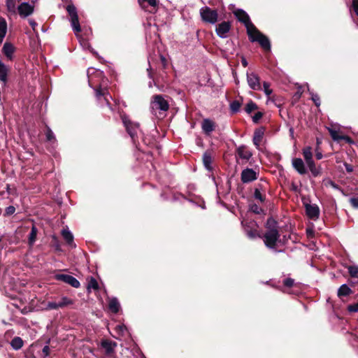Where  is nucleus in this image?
Returning a JSON list of instances; mask_svg holds the SVG:
<instances>
[{
  "label": "nucleus",
  "mask_w": 358,
  "mask_h": 358,
  "mask_svg": "<svg viewBox=\"0 0 358 358\" xmlns=\"http://www.w3.org/2000/svg\"><path fill=\"white\" fill-rule=\"evenodd\" d=\"M234 14L238 20L245 26L250 41L258 42L266 52H271V45L269 38L254 25L248 13L242 9H238Z\"/></svg>",
  "instance_id": "1"
},
{
  "label": "nucleus",
  "mask_w": 358,
  "mask_h": 358,
  "mask_svg": "<svg viewBox=\"0 0 358 358\" xmlns=\"http://www.w3.org/2000/svg\"><path fill=\"white\" fill-rule=\"evenodd\" d=\"M280 234L279 231H266L261 237L264 239L265 245L270 249H275L277 243L279 242Z\"/></svg>",
  "instance_id": "2"
},
{
  "label": "nucleus",
  "mask_w": 358,
  "mask_h": 358,
  "mask_svg": "<svg viewBox=\"0 0 358 358\" xmlns=\"http://www.w3.org/2000/svg\"><path fill=\"white\" fill-rule=\"evenodd\" d=\"M302 203L305 208L307 217L312 220H317L320 217V208L317 204H310L305 197H302Z\"/></svg>",
  "instance_id": "3"
},
{
  "label": "nucleus",
  "mask_w": 358,
  "mask_h": 358,
  "mask_svg": "<svg viewBox=\"0 0 358 358\" xmlns=\"http://www.w3.org/2000/svg\"><path fill=\"white\" fill-rule=\"evenodd\" d=\"M152 108L154 110H159L165 113L169 109V103L162 94H155L152 97Z\"/></svg>",
  "instance_id": "4"
},
{
  "label": "nucleus",
  "mask_w": 358,
  "mask_h": 358,
  "mask_svg": "<svg viewBox=\"0 0 358 358\" xmlns=\"http://www.w3.org/2000/svg\"><path fill=\"white\" fill-rule=\"evenodd\" d=\"M121 118L124 126L126 128L127 132L134 141L135 138L137 136V131L139 128V124L132 122L126 115H122Z\"/></svg>",
  "instance_id": "5"
},
{
  "label": "nucleus",
  "mask_w": 358,
  "mask_h": 358,
  "mask_svg": "<svg viewBox=\"0 0 358 358\" xmlns=\"http://www.w3.org/2000/svg\"><path fill=\"white\" fill-rule=\"evenodd\" d=\"M200 15L203 22L215 24L217 21L218 14L216 10L206 6L200 10Z\"/></svg>",
  "instance_id": "6"
},
{
  "label": "nucleus",
  "mask_w": 358,
  "mask_h": 358,
  "mask_svg": "<svg viewBox=\"0 0 358 358\" xmlns=\"http://www.w3.org/2000/svg\"><path fill=\"white\" fill-rule=\"evenodd\" d=\"M66 11L71 17V22L73 31L76 33L81 31V27L79 23L78 15L76 6L73 4H69L66 6Z\"/></svg>",
  "instance_id": "7"
},
{
  "label": "nucleus",
  "mask_w": 358,
  "mask_h": 358,
  "mask_svg": "<svg viewBox=\"0 0 358 358\" xmlns=\"http://www.w3.org/2000/svg\"><path fill=\"white\" fill-rule=\"evenodd\" d=\"M54 278L56 280L62 281L74 288H78L80 286V282L76 278L68 274L57 273Z\"/></svg>",
  "instance_id": "8"
},
{
  "label": "nucleus",
  "mask_w": 358,
  "mask_h": 358,
  "mask_svg": "<svg viewBox=\"0 0 358 358\" xmlns=\"http://www.w3.org/2000/svg\"><path fill=\"white\" fill-rule=\"evenodd\" d=\"M259 173L252 169L246 168L243 169L241 174V179L243 183H248L257 179Z\"/></svg>",
  "instance_id": "9"
},
{
  "label": "nucleus",
  "mask_w": 358,
  "mask_h": 358,
  "mask_svg": "<svg viewBox=\"0 0 358 358\" xmlns=\"http://www.w3.org/2000/svg\"><path fill=\"white\" fill-rule=\"evenodd\" d=\"M17 10L20 16L25 18L34 13V6L27 2H23L17 6Z\"/></svg>",
  "instance_id": "10"
},
{
  "label": "nucleus",
  "mask_w": 358,
  "mask_h": 358,
  "mask_svg": "<svg viewBox=\"0 0 358 358\" xmlns=\"http://www.w3.org/2000/svg\"><path fill=\"white\" fill-rule=\"evenodd\" d=\"M247 80L252 90H259L261 89L260 78L256 73H247Z\"/></svg>",
  "instance_id": "11"
},
{
  "label": "nucleus",
  "mask_w": 358,
  "mask_h": 358,
  "mask_svg": "<svg viewBox=\"0 0 358 358\" xmlns=\"http://www.w3.org/2000/svg\"><path fill=\"white\" fill-rule=\"evenodd\" d=\"M16 48L10 42H6L2 48V53L8 61H13Z\"/></svg>",
  "instance_id": "12"
},
{
  "label": "nucleus",
  "mask_w": 358,
  "mask_h": 358,
  "mask_svg": "<svg viewBox=\"0 0 358 358\" xmlns=\"http://www.w3.org/2000/svg\"><path fill=\"white\" fill-rule=\"evenodd\" d=\"M292 166L295 171L300 175H306L308 173L305 163L301 158L292 159Z\"/></svg>",
  "instance_id": "13"
},
{
  "label": "nucleus",
  "mask_w": 358,
  "mask_h": 358,
  "mask_svg": "<svg viewBox=\"0 0 358 358\" xmlns=\"http://www.w3.org/2000/svg\"><path fill=\"white\" fill-rule=\"evenodd\" d=\"M230 29L231 23L228 21H224L217 25L215 31L220 38H225Z\"/></svg>",
  "instance_id": "14"
},
{
  "label": "nucleus",
  "mask_w": 358,
  "mask_h": 358,
  "mask_svg": "<svg viewBox=\"0 0 358 358\" xmlns=\"http://www.w3.org/2000/svg\"><path fill=\"white\" fill-rule=\"evenodd\" d=\"M215 122L213 120L208 118L203 120L201 123V129L206 135L210 136V134L215 131Z\"/></svg>",
  "instance_id": "15"
},
{
  "label": "nucleus",
  "mask_w": 358,
  "mask_h": 358,
  "mask_svg": "<svg viewBox=\"0 0 358 358\" xmlns=\"http://www.w3.org/2000/svg\"><path fill=\"white\" fill-rule=\"evenodd\" d=\"M213 152L210 150H207L203 154L202 157V162L205 168L209 171H213Z\"/></svg>",
  "instance_id": "16"
},
{
  "label": "nucleus",
  "mask_w": 358,
  "mask_h": 358,
  "mask_svg": "<svg viewBox=\"0 0 358 358\" xmlns=\"http://www.w3.org/2000/svg\"><path fill=\"white\" fill-rule=\"evenodd\" d=\"M117 345L116 342L108 339L102 340L101 342V346L105 350V353L107 355L113 354Z\"/></svg>",
  "instance_id": "17"
},
{
  "label": "nucleus",
  "mask_w": 358,
  "mask_h": 358,
  "mask_svg": "<svg viewBox=\"0 0 358 358\" xmlns=\"http://www.w3.org/2000/svg\"><path fill=\"white\" fill-rule=\"evenodd\" d=\"M265 132V127H261L256 129L254 131L252 142L257 148H259L260 143L262 142Z\"/></svg>",
  "instance_id": "18"
},
{
  "label": "nucleus",
  "mask_w": 358,
  "mask_h": 358,
  "mask_svg": "<svg viewBox=\"0 0 358 358\" xmlns=\"http://www.w3.org/2000/svg\"><path fill=\"white\" fill-rule=\"evenodd\" d=\"M306 164L313 177L317 178L322 174V168L321 165H316L314 160L307 163Z\"/></svg>",
  "instance_id": "19"
},
{
  "label": "nucleus",
  "mask_w": 358,
  "mask_h": 358,
  "mask_svg": "<svg viewBox=\"0 0 358 358\" xmlns=\"http://www.w3.org/2000/svg\"><path fill=\"white\" fill-rule=\"evenodd\" d=\"M10 72L9 66H6L0 59V81L3 83L5 86L8 82V76Z\"/></svg>",
  "instance_id": "20"
},
{
  "label": "nucleus",
  "mask_w": 358,
  "mask_h": 358,
  "mask_svg": "<svg viewBox=\"0 0 358 358\" xmlns=\"http://www.w3.org/2000/svg\"><path fill=\"white\" fill-rule=\"evenodd\" d=\"M236 153L240 158L245 160H249L252 156V153L243 145L236 148Z\"/></svg>",
  "instance_id": "21"
},
{
  "label": "nucleus",
  "mask_w": 358,
  "mask_h": 358,
  "mask_svg": "<svg viewBox=\"0 0 358 358\" xmlns=\"http://www.w3.org/2000/svg\"><path fill=\"white\" fill-rule=\"evenodd\" d=\"M329 133H330L331 137L332 138V139L334 141L339 142V141L343 140L348 143L352 142V139L350 136H346V135L340 134L339 132L336 130L331 129L329 131Z\"/></svg>",
  "instance_id": "22"
},
{
  "label": "nucleus",
  "mask_w": 358,
  "mask_h": 358,
  "mask_svg": "<svg viewBox=\"0 0 358 358\" xmlns=\"http://www.w3.org/2000/svg\"><path fill=\"white\" fill-rule=\"evenodd\" d=\"M62 236L65 240L67 245L72 248L76 247V244L73 242V236L72 233L68 229H62Z\"/></svg>",
  "instance_id": "23"
},
{
  "label": "nucleus",
  "mask_w": 358,
  "mask_h": 358,
  "mask_svg": "<svg viewBox=\"0 0 358 358\" xmlns=\"http://www.w3.org/2000/svg\"><path fill=\"white\" fill-rule=\"evenodd\" d=\"M353 293V291L346 284L342 285L338 289L337 295L340 299L344 296H350Z\"/></svg>",
  "instance_id": "24"
},
{
  "label": "nucleus",
  "mask_w": 358,
  "mask_h": 358,
  "mask_svg": "<svg viewBox=\"0 0 358 358\" xmlns=\"http://www.w3.org/2000/svg\"><path fill=\"white\" fill-rule=\"evenodd\" d=\"M302 155L306 163L313 161V149L310 146H306L302 149Z\"/></svg>",
  "instance_id": "25"
},
{
  "label": "nucleus",
  "mask_w": 358,
  "mask_h": 358,
  "mask_svg": "<svg viewBox=\"0 0 358 358\" xmlns=\"http://www.w3.org/2000/svg\"><path fill=\"white\" fill-rule=\"evenodd\" d=\"M242 224L244 226L245 230L247 235L249 238H255L257 236H258L259 238L262 237L261 235L258 234L257 230L256 229H252V227H250L249 225L247 224L246 222L243 221Z\"/></svg>",
  "instance_id": "26"
},
{
  "label": "nucleus",
  "mask_w": 358,
  "mask_h": 358,
  "mask_svg": "<svg viewBox=\"0 0 358 358\" xmlns=\"http://www.w3.org/2000/svg\"><path fill=\"white\" fill-rule=\"evenodd\" d=\"M265 228L266 229V231H279L278 223L272 217H270L267 219L265 224Z\"/></svg>",
  "instance_id": "27"
},
{
  "label": "nucleus",
  "mask_w": 358,
  "mask_h": 358,
  "mask_svg": "<svg viewBox=\"0 0 358 358\" xmlns=\"http://www.w3.org/2000/svg\"><path fill=\"white\" fill-rule=\"evenodd\" d=\"M38 229L34 224H32L31 231L28 237V244L29 246H32L36 241V236L38 234Z\"/></svg>",
  "instance_id": "28"
},
{
  "label": "nucleus",
  "mask_w": 358,
  "mask_h": 358,
  "mask_svg": "<svg viewBox=\"0 0 358 358\" xmlns=\"http://www.w3.org/2000/svg\"><path fill=\"white\" fill-rule=\"evenodd\" d=\"M108 308L110 310L116 314L120 309V304L117 298H113L109 301Z\"/></svg>",
  "instance_id": "29"
},
{
  "label": "nucleus",
  "mask_w": 358,
  "mask_h": 358,
  "mask_svg": "<svg viewBox=\"0 0 358 358\" xmlns=\"http://www.w3.org/2000/svg\"><path fill=\"white\" fill-rule=\"evenodd\" d=\"M95 94L97 98L103 96L104 100L106 101L107 104H110L108 96H109L110 97L111 96L109 94L107 89H102L101 87H99L97 89H96Z\"/></svg>",
  "instance_id": "30"
},
{
  "label": "nucleus",
  "mask_w": 358,
  "mask_h": 358,
  "mask_svg": "<svg viewBox=\"0 0 358 358\" xmlns=\"http://www.w3.org/2000/svg\"><path fill=\"white\" fill-rule=\"evenodd\" d=\"M23 344H24V342H23L22 339L19 336L14 337L10 342V345L12 346V348L14 350H16L22 348L23 346Z\"/></svg>",
  "instance_id": "31"
},
{
  "label": "nucleus",
  "mask_w": 358,
  "mask_h": 358,
  "mask_svg": "<svg viewBox=\"0 0 358 358\" xmlns=\"http://www.w3.org/2000/svg\"><path fill=\"white\" fill-rule=\"evenodd\" d=\"M258 108L259 107L256 103H255L252 100H250L245 106V111L248 114H250L254 110H257Z\"/></svg>",
  "instance_id": "32"
},
{
  "label": "nucleus",
  "mask_w": 358,
  "mask_h": 358,
  "mask_svg": "<svg viewBox=\"0 0 358 358\" xmlns=\"http://www.w3.org/2000/svg\"><path fill=\"white\" fill-rule=\"evenodd\" d=\"M7 31V22L4 18L0 19V38L3 39Z\"/></svg>",
  "instance_id": "33"
},
{
  "label": "nucleus",
  "mask_w": 358,
  "mask_h": 358,
  "mask_svg": "<svg viewBox=\"0 0 358 358\" xmlns=\"http://www.w3.org/2000/svg\"><path fill=\"white\" fill-rule=\"evenodd\" d=\"M242 103L238 100H234L230 103V110L232 114H236L240 110Z\"/></svg>",
  "instance_id": "34"
},
{
  "label": "nucleus",
  "mask_w": 358,
  "mask_h": 358,
  "mask_svg": "<svg viewBox=\"0 0 358 358\" xmlns=\"http://www.w3.org/2000/svg\"><path fill=\"white\" fill-rule=\"evenodd\" d=\"M50 245H51V247L55 248V250H57L58 252L62 251L60 241H59V238H57V236H56L55 235L52 236Z\"/></svg>",
  "instance_id": "35"
},
{
  "label": "nucleus",
  "mask_w": 358,
  "mask_h": 358,
  "mask_svg": "<svg viewBox=\"0 0 358 358\" xmlns=\"http://www.w3.org/2000/svg\"><path fill=\"white\" fill-rule=\"evenodd\" d=\"M350 276L358 280V266L350 265L347 266Z\"/></svg>",
  "instance_id": "36"
},
{
  "label": "nucleus",
  "mask_w": 358,
  "mask_h": 358,
  "mask_svg": "<svg viewBox=\"0 0 358 358\" xmlns=\"http://www.w3.org/2000/svg\"><path fill=\"white\" fill-rule=\"evenodd\" d=\"M58 303L60 308H64L73 304V300L69 297L63 296Z\"/></svg>",
  "instance_id": "37"
},
{
  "label": "nucleus",
  "mask_w": 358,
  "mask_h": 358,
  "mask_svg": "<svg viewBox=\"0 0 358 358\" xmlns=\"http://www.w3.org/2000/svg\"><path fill=\"white\" fill-rule=\"evenodd\" d=\"M90 288H92L94 290H98L99 289L96 280L93 277H91L88 283L87 289H90Z\"/></svg>",
  "instance_id": "38"
},
{
  "label": "nucleus",
  "mask_w": 358,
  "mask_h": 358,
  "mask_svg": "<svg viewBox=\"0 0 358 358\" xmlns=\"http://www.w3.org/2000/svg\"><path fill=\"white\" fill-rule=\"evenodd\" d=\"M254 197L255 199L260 201L261 202H264L266 200V196L263 195L259 189L256 188L254 192Z\"/></svg>",
  "instance_id": "39"
},
{
  "label": "nucleus",
  "mask_w": 358,
  "mask_h": 358,
  "mask_svg": "<svg viewBox=\"0 0 358 358\" xmlns=\"http://www.w3.org/2000/svg\"><path fill=\"white\" fill-rule=\"evenodd\" d=\"M15 206H9L6 208L5 212L3 213V216L4 217H8V216L12 215H13L15 213Z\"/></svg>",
  "instance_id": "40"
},
{
  "label": "nucleus",
  "mask_w": 358,
  "mask_h": 358,
  "mask_svg": "<svg viewBox=\"0 0 358 358\" xmlns=\"http://www.w3.org/2000/svg\"><path fill=\"white\" fill-rule=\"evenodd\" d=\"M282 283L285 287L291 288L294 285V280L291 278H287L283 280Z\"/></svg>",
  "instance_id": "41"
},
{
  "label": "nucleus",
  "mask_w": 358,
  "mask_h": 358,
  "mask_svg": "<svg viewBox=\"0 0 358 358\" xmlns=\"http://www.w3.org/2000/svg\"><path fill=\"white\" fill-rule=\"evenodd\" d=\"M264 113L263 112L258 111L252 117V121L254 123H259V120L263 117Z\"/></svg>",
  "instance_id": "42"
},
{
  "label": "nucleus",
  "mask_w": 358,
  "mask_h": 358,
  "mask_svg": "<svg viewBox=\"0 0 358 358\" xmlns=\"http://www.w3.org/2000/svg\"><path fill=\"white\" fill-rule=\"evenodd\" d=\"M324 185L326 186H331L333 188L336 189H340V187L338 185H337L335 182H334L331 179H327V180H324Z\"/></svg>",
  "instance_id": "43"
},
{
  "label": "nucleus",
  "mask_w": 358,
  "mask_h": 358,
  "mask_svg": "<svg viewBox=\"0 0 358 358\" xmlns=\"http://www.w3.org/2000/svg\"><path fill=\"white\" fill-rule=\"evenodd\" d=\"M46 139L48 141H52V140L55 139V135L52 132V131L48 127L47 131L45 132Z\"/></svg>",
  "instance_id": "44"
},
{
  "label": "nucleus",
  "mask_w": 358,
  "mask_h": 358,
  "mask_svg": "<svg viewBox=\"0 0 358 358\" xmlns=\"http://www.w3.org/2000/svg\"><path fill=\"white\" fill-rule=\"evenodd\" d=\"M347 310L350 313H357L358 312V302L353 304H350L347 307Z\"/></svg>",
  "instance_id": "45"
},
{
  "label": "nucleus",
  "mask_w": 358,
  "mask_h": 358,
  "mask_svg": "<svg viewBox=\"0 0 358 358\" xmlns=\"http://www.w3.org/2000/svg\"><path fill=\"white\" fill-rule=\"evenodd\" d=\"M264 91L267 96H270L272 94V90L269 88L270 84L268 82L263 83Z\"/></svg>",
  "instance_id": "46"
},
{
  "label": "nucleus",
  "mask_w": 358,
  "mask_h": 358,
  "mask_svg": "<svg viewBox=\"0 0 358 358\" xmlns=\"http://www.w3.org/2000/svg\"><path fill=\"white\" fill-rule=\"evenodd\" d=\"M250 210L253 212L255 214H260L261 211L262 210L261 208H259L257 204L254 203L250 206Z\"/></svg>",
  "instance_id": "47"
},
{
  "label": "nucleus",
  "mask_w": 358,
  "mask_h": 358,
  "mask_svg": "<svg viewBox=\"0 0 358 358\" xmlns=\"http://www.w3.org/2000/svg\"><path fill=\"white\" fill-rule=\"evenodd\" d=\"M59 308V303L57 302H48L47 305V309L49 310H57Z\"/></svg>",
  "instance_id": "48"
},
{
  "label": "nucleus",
  "mask_w": 358,
  "mask_h": 358,
  "mask_svg": "<svg viewBox=\"0 0 358 358\" xmlns=\"http://www.w3.org/2000/svg\"><path fill=\"white\" fill-rule=\"evenodd\" d=\"M140 4L143 2H147L151 6L156 7L157 6V0H138Z\"/></svg>",
  "instance_id": "49"
},
{
  "label": "nucleus",
  "mask_w": 358,
  "mask_h": 358,
  "mask_svg": "<svg viewBox=\"0 0 358 358\" xmlns=\"http://www.w3.org/2000/svg\"><path fill=\"white\" fill-rule=\"evenodd\" d=\"M352 8L356 15L358 17V0H352Z\"/></svg>",
  "instance_id": "50"
},
{
  "label": "nucleus",
  "mask_w": 358,
  "mask_h": 358,
  "mask_svg": "<svg viewBox=\"0 0 358 358\" xmlns=\"http://www.w3.org/2000/svg\"><path fill=\"white\" fill-rule=\"evenodd\" d=\"M351 206L355 208H358V197H352L350 199Z\"/></svg>",
  "instance_id": "51"
},
{
  "label": "nucleus",
  "mask_w": 358,
  "mask_h": 358,
  "mask_svg": "<svg viewBox=\"0 0 358 358\" xmlns=\"http://www.w3.org/2000/svg\"><path fill=\"white\" fill-rule=\"evenodd\" d=\"M351 278L348 280L349 285L351 287H355L357 285H358V280L357 278H354L350 277Z\"/></svg>",
  "instance_id": "52"
},
{
  "label": "nucleus",
  "mask_w": 358,
  "mask_h": 358,
  "mask_svg": "<svg viewBox=\"0 0 358 358\" xmlns=\"http://www.w3.org/2000/svg\"><path fill=\"white\" fill-rule=\"evenodd\" d=\"M312 100L314 102V103L315 104V106H319L320 105V99L318 95H317V94L313 95L312 96Z\"/></svg>",
  "instance_id": "53"
},
{
  "label": "nucleus",
  "mask_w": 358,
  "mask_h": 358,
  "mask_svg": "<svg viewBox=\"0 0 358 358\" xmlns=\"http://www.w3.org/2000/svg\"><path fill=\"white\" fill-rule=\"evenodd\" d=\"M343 164H344L346 171L348 173H352L354 169H353V166L352 164H350L347 162H344Z\"/></svg>",
  "instance_id": "54"
},
{
  "label": "nucleus",
  "mask_w": 358,
  "mask_h": 358,
  "mask_svg": "<svg viewBox=\"0 0 358 358\" xmlns=\"http://www.w3.org/2000/svg\"><path fill=\"white\" fill-rule=\"evenodd\" d=\"M50 348L48 345H45L43 348L42 352L45 355V357L48 356L50 355Z\"/></svg>",
  "instance_id": "55"
},
{
  "label": "nucleus",
  "mask_w": 358,
  "mask_h": 358,
  "mask_svg": "<svg viewBox=\"0 0 358 358\" xmlns=\"http://www.w3.org/2000/svg\"><path fill=\"white\" fill-rule=\"evenodd\" d=\"M302 92L298 90L293 96V99L294 101H298L301 96Z\"/></svg>",
  "instance_id": "56"
},
{
  "label": "nucleus",
  "mask_w": 358,
  "mask_h": 358,
  "mask_svg": "<svg viewBox=\"0 0 358 358\" xmlns=\"http://www.w3.org/2000/svg\"><path fill=\"white\" fill-rule=\"evenodd\" d=\"M322 157H323L322 153L321 152H320V151H316V152H315V158H316V159L320 160V159H322Z\"/></svg>",
  "instance_id": "57"
},
{
  "label": "nucleus",
  "mask_w": 358,
  "mask_h": 358,
  "mask_svg": "<svg viewBox=\"0 0 358 358\" xmlns=\"http://www.w3.org/2000/svg\"><path fill=\"white\" fill-rule=\"evenodd\" d=\"M29 24L33 28V29H34L35 27L37 26V23L33 20H29Z\"/></svg>",
  "instance_id": "58"
},
{
  "label": "nucleus",
  "mask_w": 358,
  "mask_h": 358,
  "mask_svg": "<svg viewBox=\"0 0 358 358\" xmlns=\"http://www.w3.org/2000/svg\"><path fill=\"white\" fill-rule=\"evenodd\" d=\"M241 64L244 67H246L248 66V62L245 57H242L241 59Z\"/></svg>",
  "instance_id": "59"
},
{
  "label": "nucleus",
  "mask_w": 358,
  "mask_h": 358,
  "mask_svg": "<svg viewBox=\"0 0 358 358\" xmlns=\"http://www.w3.org/2000/svg\"><path fill=\"white\" fill-rule=\"evenodd\" d=\"M307 235L309 236L310 234H313V231L311 230H307Z\"/></svg>",
  "instance_id": "60"
},
{
  "label": "nucleus",
  "mask_w": 358,
  "mask_h": 358,
  "mask_svg": "<svg viewBox=\"0 0 358 358\" xmlns=\"http://www.w3.org/2000/svg\"><path fill=\"white\" fill-rule=\"evenodd\" d=\"M292 189H293V190H294V191H296V189H297V187H296V185H293Z\"/></svg>",
  "instance_id": "61"
},
{
  "label": "nucleus",
  "mask_w": 358,
  "mask_h": 358,
  "mask_svg": "<svg viewBox=\"0 0 358 358\" xmlns=\"http://www.w3.org/2000/svg\"><path fill=\"white\" fill-rule=\"evenodd\" d=\"M22 313L23 314H25V313H27V311L25 310V309H24V310H22Z\"/></svg>",
  "instance_id": "62"
},
{
  "label": "nucleus",
  "mask_w": 358,
  "mask_h": 358,
  "mask_svg": "<svg viewBox=\"0 0 358 358\" xmlns=\"http://www.w3.org/2000/svg\"><path fill=\"white\" fill-rule=\"evenodd\" d=\"M2 41H3V39H1V38H0V43H1Z\"/></svg>",
  "instance_id": "63"
},
{
  "label": "nucleus",
  "mask_w": 358,
  "mask_h": 358,
  "mask_svg": "<svg viewBox=\"0 0 358 358\" xmlns=\"http://www.w3.org/2000/svg\"><path fill=\"white\" fill-rule=\"evenodd\" d=\"M250 224H253L256 225V222H250Z\"/></svg>",
  "instance_id": "64"
}]
</instances>
